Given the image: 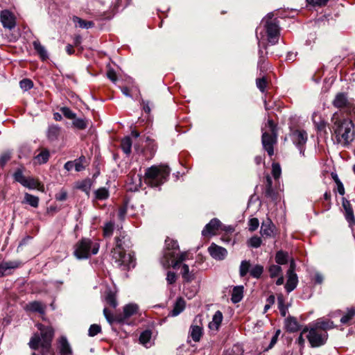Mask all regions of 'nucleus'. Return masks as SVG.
Returning a JSON list of instances; mask_svg holds the SVG:
<instances>
[{
	"mask_svg": "<svg viewBox=\"0 0 355 355\" xmlns=\"http://www.w3.org/2000/svg\"><path fill=\"white\" fill-rule=\"evenodd\" d=\"M137 312H103V314L112 326L114 324H129V320Z\"/></svg>",
	"mask_w": 355,
	"mask_h": 355,
	"instance_id": "8",
	"label": "nucleus"
},
{
	"mask_svg": "<svg viewBox=\"0 0 355 355\" xmlns=\"http://www.w3.org/2000/svg\"><path fill=\"white\" fill-rule=\"evenodd\" d=\"M33 87V83L31 80L24 78V90H28Z\"/></svg>",
	"mask_w": 355,
	"mask_h": 355,
	"instance_id": "60",
	"label": "nucleus"
},
{
	"mask_svg": "<svg viewBox=\"0 0 355 355\" xmlns=\"http://www.w3.org/2000/svg\"><path fill=\"white\" fill-rule=\"evenodd\" d=\"M50 156V151L47 148H40L36 150L32 163L34 166L44 164L48 162Z\"/></svg>",
	"mask_w": 355,
	"mask_h": 355,
	"instance_id": "12",
	"label": "nucleus"
},
{
	"mask_svg": "<svg viewBox=\"0 0 355 355\" xmlns=\"http://www.w3.org/2000/svg\"><path fill=\"white\" fill-rule=\"evenodd\" d=\"M73 22L75 24L76 26H78L81 28L88 29L94 26V24L92 21H85L78 17L73 16L72 18Z\"/></svg>",
	"mask_w": 355,
	"mask_h": 355,
	"instance_id": "27",
	"label": "nucleus"
},
{
	"mask_svg": "<svg viewBox=\"0 0 355 355\" xmlns=\"http://www.w3.org/2000/svg\"><path fill=\"white\" fill-rule=\"evenodd\" d=\"M282 272V268L277 265H272L269 268V272L272 277L278 276Z\"/></svg>",
	"mask_w": 355,
	"mask_h": 355,
	"instance_id": "48",
	"label": "nucleus"
},
{
	"mask_svg": "<svg viewBox=\"0 0 355 355\" xmlns=\"http://www.w3.org/2000/svg\"><path fill=\"white\" fill-rule=\"evenodd\" d=\"M333 103L335 107L343 108L346 107L349 102L346 95L343 93H340L336 95Z\"/></svg>",
	"mask_w": 355,
	"mask_h": 355,
	"instance_id": "22",
	"label": "nucleus"
},
{
	"mask_svg": "<svg viewBox=\"0 0 355 355\" xmlns=\"http://www.w3.org/2000/svg\"><path fill=\"white\" fill-rule=\"evenodd\" d=\"M85 162V157L84 156L80 157L78 159L74 161V168L78 172L85 169V166L84 163Z\"/></svg>",
	"mask_w": 355,
	"mask_h": 355,
	"instance_id": "38",
	"label": "nucleus"
},
{
	"mask_svg": "<svg viewBox=\"0 0 355 355\" xmlns=\"http://www.w3.org/2000/svg\"><path fill=\"white\" fill-rule=\"evenodd\" d=\"M62 129L58 125H50L46 131V137L49 141L53 142L58 141L61 135Z\"/></svg>",
	"mask_w": 355,
	"mask_h": 355,
	"instance_id": "16",
	"label": "nucleus"
},
{
	"mask_svg": "<svg viewBox=\"0 0 355 355\" xmlns=\"http://www.w3.org/2000/svg\"><path fill=\"white\" fill-rule=\"evenodd\" d=\"M256 84L259 90L263 92L267 86L266 79L265 78H258L257 79Z\"/></svg>",
	"mask_w": 355,
	"mask_h": 355,
	"instance_id": "54",
	"label": "nucleus"
},
{
	"mask_svg": "<svg viewBox=\"0 0 355 355\" xmlns=\"http://www.w3.org/2000/svg\"><path fill=\"white\" fill-rule=\"evenodd\" d=\"M203 318H202V314H198L197 315L194 320H193V322H192V324L191 325H197V326H200L201 327L203 328Z\"/></svg>",
	"mask_w": 355,
	"mask_h": 355,
	"instance_id": "56",
	"label": "nucleus"
},
{
	"mask_svg": "<svg viewBox=\"0 0 355 355\" xmlns=\"http://www.w3.org/2000/svg\"><path fill=\"white\" fill-rule=\"evenodd\" d=\"M261 234L262 236L270 237L273 234V225L270 220L263 222L261 227Z\"/></svg>",
	"mask_w": 355,
	"mask_h": 355,
	"instance_id": "25",
	"label": "nucleus"
},
{
	"mask_svg": "<svg viewBox=\"0 0 355 355\" xmlns=\"http://www.w3.org/2000/svg\"><path fill=\"white\" fill-rule=\"evenodd\" d=\"M0 20L4 28H9L10 30L15 28V18L9 10H3L1 12Z\"/></svg>",
	"mask_w": 355,
	"mask_h": 355,
	"instance_id": "14",
	"label": "nucleus"
},
{
	"mask_svg": "<svg viewBox=\"0 0 355 355\" xmlns=\"http://www.w3.org/2000/svg\"><path fill=\"white\" fill-rule=\"evenodd\" d=\"M267 33L268 41L271 44L278 42L279 37V22L276 18H273L272 13H268L263 19Z\"/></svg>",
	"mask_w": 355,
	"mask_h": 355,
	"instance_id": "7",
	"label": "nucleus"
},
{
	"mask_svg": "<svg viewBox=\"0 0 355 355\" xmlns=\"http://www.w3.org/2000/svg\"><path fill=\"white\" fill-rule=\"evenodd\" d=\"M288 259V254L284 251H278L276 254L275 261L278 264H285Z\"/></svg>",
	"mask_w": 355,
	"mask_h": 355,
	"instance_id": "34",
	"label": "nucleus"
},
{
	"mask_svg": "<svg viewBox=\"0 0 355 355\" xmlns=\"http://www.w3.org/2000/svg\"><path fill=\"white\" fill-rule=\"evenodd\" d=\"M106 302L110 304V306L114 309L117 306V302H116V297L115 296L110 293L107 294V297H106Z\"/></svg>",
	"mask_w": 355,
	"mask_h": 355,
	"instance_id": "50",
	"label": "nucleus"
},
{
	"mask_svg": "<svg viewBox=\"0 0 355 355\" xmlns=\"http://www.w3.org/2000/svg\"><path fill=\"white\" fill-rule=\"evenodd\" d=\"M24 202L34 208H37L39 205V198L37 196L26 193L24 195Z\"/></svg>",
	"mask_w": 355,
	"mask_h": 355,
	"instance_id": "29",
	"label": "nucleus"
},
{
	"mask_svg": "<svg viewBox=\"0 0 355 355\" xmlns=\"http://www.w3.org/2000/svg\"><path fill=\"white\" fill-rule=\"evenodd\" d=\"M313 121H314V123L315 124V126L317 128V129L319 130V131H322L325 129L326 128V122L323 120H320L319 121H316L315 120V119L313 118Z\"/></svg>",
	"mask_w": 355,
	"mask_h": 355,
	"instance_id": "57",
	"label": "nucleus"
},
{
	"mask_svg": "<svg viewBox=\"0 0 355 355\" xmlns=\"http://www.w3.org/2000/svg\"><path fill=\"white\" fill-rule=\"evenodd\" d=\"M336 327L334 322L324 317L320 318L303 329L308 332L306 338L311 347L317 348L324 345L329 338L328 331Z\"/></svg>",
	"mask_w": 355,
	"mask_h": 355,
	"instance_id": "1",
	"label": "nucleus"
},
{
	"mask_svg": "<svg viewBox=\"0 0 355 355\" xmlns=\"http://www.w3.org/2000/svg\"><path fill=\"white\" fill-rule=\"evenodd\" d=\"M291 138L293 144L298 148L300 150V153L303 156L304 155V146L305 145L307 141V134L304 130H295L293 132L291 135Z\"/></svg>",
	"mask_w": 355,
	"mask_h": 355,
	"instance_id": "9",
	"label": "nucleus"
},
{
	"mask_svg": "<svg viewBox=\"0 0 355 355\" xmlns=\"http://www.w3.org/2000/svg\"><path fill=\"white\" fill-rule=\"evenodd\" d=\"M345 218L350 225L355 224V218L354 216L352 209H349L345 211Z\"/></svg>",
	"mask_w": 355,
	"mask_h": 355,
	"instance_id": "49",
	"label": "nucleus"
},
{
	"mask_svg": "<svg viewBox=\"0 0 355 355\" xmlns=\"http://www.w3.org/2000/svg\"><path fill=\"white\" fill-rule=\"evenodd\" d=\"M139 309V307L138 304H137L135 303H130V304H126L124 306L123 311H138Z\"/></svg>",
	"mask_w": 355,
	"mask_h": 355,
	"instance_id": "58",
	"label": "nucleus"
},
{
	"mask_svg": "<svg viewBox=\"0 0 355 355\" xmlns=\"http://www.w3.org/2000/svg\"><path fill=\"white\" fill-rule=\"evenodd\" d=\"M263 271V267L261 265H256L250 270V275L254 278L261 277Z\"/></svg>",
	"mask_w": 355,
	"mask_h": 355,
	"instance_id": "37",
	"label": "nucleus"
},
{
	"mask_svg": "<svg viewBox=\"0 0 355 355\" xmlns=\"http://www.w3.org/2000/svg\"><path fill=\"white\" fill-rule=\"evenodd\" d=\"M186 308V302L182 297H179L175 304L173 311H184Z\"/></svg>",
	"mask_w": 355,
	"mask_h": 355,
	"instance_id": "44",
	"label": "nucleus"
},
{
	"mask_svg": "<svg viewBox=\"0 0 355 355\" xmlns=\"http://www.w3.org/2000/svg\"><path fill=\"white\" fill-rule=\"evenodd\" d=\"M152 331L150 329H146L142 331L139 336V340L140 343L146 345L151 339Z\"/></svg>",
	"mask_w": 355,
	"mask_h": 355,
	"instance_id": "33",
	"label": "nucleus"
},
{
	"mask_svg": "<svg viewBox=\"0 0 355 355\" xmlns=\"http://www.w3.org/2000/svg\"><path fill=\"white\" fill-rule=\"evenodd\" d=\"M265 195L266 197L270 198L272 200H274L275 198V192H274L272 187H266Z\"/></svg>",
	"mask_w": 355,
	"mask_h": 355,
	"instance_id": "61",
	"label": "nucleus"
},
{
	"mask_svg": "<svg viewBox=\"0 0 355 355\" xmlns=\"http://www.w3.org/2000/svg\"><path fill=\"white\" fill-rule=\"evenodd\" d=\"M232 350L235 355H242L243 352V350L239 345H234Z\"/></svg>",
	"mask_w": 355,
	"mask_h": 355,
	"instance_id": "64",
	"label": "nucleus"
},
{
	"mask_svg": "<svg viewBox=\"0 0 355 355\" xmlns=\"http://www.w3.org/2000/svg\"><path fill=\"white\" fill-rule=\"evenodd\" d=\"M15 182L22 184V169L19 168L13 174Z\"/></svg>",
	"mask_w": 355,
	"mask_h": 355,
	"instance_id": "55",
	"label": "nucleus"
},
{
	"mask_svg": "<svg viewBox=\"0 0 355 355\" xmlns=\"http://www.w3.org/2000/svg\"><path fill=\"white\" fill-rule=\"evenodd\" d=\"M221 227V223L217 218H213L210 222L206 225L202 234L204 236H212L217 234V232Z\"/></svg>",
	"mask_w": 355,
	"mask_h": 355,
	"instance_id": "13",
	"label": "nucleus"
},
{
	"mask_svg": "<svg viewBox=\"0 0 355 355\" xmlns=\"http://www.w3.org/2000/svg\"><path fill=\"white\" fill-rule=\"evenodd\" d=\"M24 187L29 189H37L42 192L44 191V185L37 179L31 177H24Z\"/></svg>",
	"mask_w": 355,
	"mask_h": 355,
	"instance_id": "15",
	"label": "nucleus"
},
{
	"mask_svg": "<svg viewBox=\"0 0 355 355\" xmlns=\"http://www.w3.org/2000/svg\"><path fill=\"white\" fill-rule=\"evenodd\" d=\"M19 263L16 261H2L0 263V278L10 274V270L18 268Z\"/></svg>",
	"mask_w": 355,
	"mask_h": 355,
	"instance_id": "17",
	"label": "nucleus"
},
{
	"mask_svg": "<svg viewBox=\"0 0 355 355\" xmlns=\"http://www.w3.org/2000/svg\"><path fill=\"white\" fill-rule=\"evenodd\" d=\"M95 198L99 200H103L109 197V191L105 187H101L94 192Z\"/></svg>",
	"mask_w": 355,
	"mask_h": 355,
	"instance_id": "32",
	"label": "nucleus"
},
{
	"mask_svg": "<svg viewBox=\"0 0 355 355\" xmlns=\"http://www.w3.org/2000/svg\"><path fill=\"white\" fill-rule=\"evenodd\" d=\"M286 327L289 332H296L300 329V324L295 318L290 316L286 320Z\"/></svg>",
	"mask_w": 355,
	"mask_h": 355,
	"instance_id": "24",
	"label": "nucleus"
},
{
	"mask_svg": "<svg viewBox=\"0 0 355 355\" xmlns=\"http://www.w3.org/2000/svg\"><path fill=\"white\" fill-rule=\"evenodd\" d=\"M187 254L186 252L178 254L173 261L172 266L173 268H176L178 266L186 259Z\"/></svg>",
	"mask_w": 355,
	"mask_h": 355,
	"instance_id": "41",
	"label": "nucleus"
},
{
	"mask_svg": "<svg viewBox=\"0 0 355 355\" xmlns=\"http://www.w3.org/2000/svg\"><path fill=\"white\" fill-rule=\"evenodd\" d=\"M35 50L42 60H46L49 58L47 51L44 46L38 40H35L33 43Z\"/></svg>",
	"mask_w": 355,
	"mask_h": 355,
	"instance_id": "21",
	"label": "nucleus"
},
{
	"mask_svg": "<svg viewBox=\"0 0 355 355\" xmlns=\"http://www.w3.org/2000/svg\"><path fill=\"white\" fill-rule=\"evenodd\" d=\"M99 243L89 239H83L75 247L74 255L79 259H87L91 254H96L99 250Z\"/></svg>",
	"mask_w": 355,
	"mask_h": 355,
	"instance_id": "6",
	"label": "nucleus"
},
{
	"mask_svg": "<svg viewBox=\"0 0 355 355\" xmlns=\"http://www.w3.org/2000/svg\"><path fill=\"white\" fill-rule=\"evenodd\" d=\"M354 316L355 312H347L340 318V322L343 324L350 325L354 322L353 318Z\"/></svg>",
	"mask_w": 355,
	"mask_h": 355,
	"instance_id": "35",
	"label": "nucleus"
},
{
	"mask_svg": "<svg viewBox=\"0 0 355 355\" xmlns=\"http://www.w3.org/2000/svg\"><path fill=\"white\" fill-rule=\"evenodd\" d=\"M11 158V152L6 150L0 155V166L3 167Z\"/></svg>",
	"mask_w": 355,
	"mask_h": 355,
	"instance_id": "39",
	"label": "nucleus"
},
{
	"mask_svg": "<svg viewBox=\"0 0 355 355\" xmlns=\"http://www.w3.org/2000/svg\"><path fill=\"white\" fill-rule=\"evenodd\" d=\"M62 114L69 119H73L76 117V114L73 112L69 107H63L60 109Z\"/></svg>",
	"mask_w": 355,
	"mask_h": 355,
	"instance_id": "47",
	"label": "nucleus"
},
{
	"mask_svg": "<svg viewBox=\"0 0 355 355\" xmlns=\"http://www.w3.org/2000/svg\"><path fill=\"white\" fill-rule=\"evenodd\" d=\"M203 334V328L200 326L191 325L190 336L195 342H199Z\"/></svg>",
	"mask_w": 355,
	"mask_h": 355,
	"instance_id": "19",
	"label": "nucleus"
},
{
	"mask_svg": "<svg viewBox=\"0 0 355 355\" xmlns=\"http://www.w3.org/2000/svg\"><path fill=\"white\" fill-rule=\"evenodd\" d=\"M45 309V306L42 302H34L31 303L29 311H44Z\"/></svg>",
	"mask_w": 355,
	"mask_h": 355,
	"instance_id": "51",
	"label": "nucleus"
},
{
	"mask_svg": "<svg viewBox=\"0 0 355 355\" xmlns=\"http://www.w3.org/2000/svg\"><path fill=\"white\" fill-rule=\"evenodd\" d=\"M207 250L210 256L217 261L224 260L227 256V250L214 243L209 245Z\"/></svg>",
	"mask_w": 355,
	"mask_h": 355,
	"instance_id": "10",
	"label": "nucleus"
},
{
	"mask_svg": "<svg viewBox=\"0 0 355 355\" xmlns=\"http://www.w3.org/2000/svg\"><path fill=\"white\" fill-rule=\"evenodd\" d=\"M276 142V133L273 135L265 132L262 135V144L263 148L267 151L269 156H272L274 154L273 145Z\"/></svg>",
	"mask_w": 355,
	"mask_h": 355,
	"instance_id": "11",
	"label": "nucleus"
},
{
	"mask_svg": "<svg viewBox=\"0 0 355 355\" xmlns=\"http://www.w3.org/2000/svg\"><path fill=\"white\" fill-rule=\"evenodd\" d=\"M166 281L169 284H172L176 281V275L173 272H168Z\"/></svg>",
	"mask_w": 355,
	"mask_h": 355,
	"instance_id": "59",
	"label": "nucleus"
},
{
	"mask_svg": "<svg viewBox=\"0 0 355 355\" xmlns=\"http://www.w3.org/2000/svg\"><path fill=\"white\" fill-rule=\"evenodd\" d=\"M248 245L252 248H259L261 244V239L259 236H252L248 241Z\"/></svg>",
	"mask_w": 355,
	"mask_h": 355,
	"instance_id": "45",
	"label": "nucleus"
},
{
	"mask_svg": "<svg viewBox=\"0 0 355 355\" xmlns=\"http://www.w3.org/2000/svg\"><path fill=\"white\" fill-rule=\"evenodd\" d=\"M121 146L123 151L129 155L131 152L132 141L129 137H126L121 140Z\"/></svg>",
	"mask_w": 355,
	"mask_h": 355,
	"instance_id": "31",
	"label": "nucleus"
},
{
	"mask_svg": "<svg viewBox=\"0 0 355 355\" xmlns=\"http://www.w3.org/2000/svg\"><path fill=\"white\" fill-rule=\"evenodd\" d=\"M248 225H249V230L250 232L255 231L259 227V220L257 218H251L249 220Z\"/></svg>",
	"mask_w": 355,
	"mask_h": 355,
	"instance_id": "52",
	"label": "nucleus"
},
{
	"mask_svg": "<svg viewBox=\"0 0 355 355\" xmlns=\"http://www.w3.org/2000/svg\"><path fill=\"white\" fill-rule=\"evenodd\" d=\"M171 173L168 165H154L146 170L144 175L145 182L152 187H157L164 184Z\"/></svg>",
	"mask_w": 355,
	"mask_h": 355,
	"instance_id": "4",
	"label": "nucleus"
},
{
	"mask_svg": "<svg viewBox=\"0 0 355 355\" xmlns=\"http://www.w3.org/2000/svg\"><path fill=\"white\" fill-rule=\"evenodd\" d=\"M60 353L61 355H71L72 349L66 337H61L60 340Z\"/></svg>",
	"mask_w": 355,
	"mask_h": 355,
	"instance_id": "20",
	"label": "nucleus"
},
{
	"mask_svg": "<svg viewBox=\"0 0 355 355\" xmlns=\"http://www.w3.org/2000/svg\"><path fill=\"white\" fill-rule=\"evenodd\" d=\"M282 173V169L280 165L277 163H273L272 164V174L275 179H277L280 177Z\"/></svg>",
	"mask_w": 355,
	"mask_h": 355,
	"instance_id": "43",
	"label": "nucleus"
},
{
	"mask_svg": "<svg viewBox=\"0 0 355 355\" xmlns=\"http://www.w3.org/2000/svg\"><path fill=\"white\" fill-rule=\"evenodd\" d=\"M223 320L222 312H216L212 321L209 323V327L212 330H218Z\"/></svg>",
	"mask_w": 355,
	"mask_h": 355,
	"instance_id": "26",
	"label": "nucleus"
},
{
	"mask_svg": "<svg viewBox=\"0 0 355 355\" xmlns=\"http://www.w3.org/2000/svg\"><path fill=\"white\" fill-rule=\"evenodd\" d=\"M250 263L248 261H242L239 268V273L241 277H244L250 272Z\"/></svg>",
	"mask_w": 355,
	"mask_h": 355,
	"instance_id": "36",
	"label": "nucleus"
},
{
	"mask_svg": "<svg viewBox=\"0 0 355 355\" xmlns=\"http://www.w3.org/2000/svg\"><path fill=\"white\" fill-rule=\"evenodd\" d=\"M243 297V286H235L232 292L231 300L234 303L240 302Z\"/></svg>",
	"mask_w": 355,
	"mask_h": 355,
	"instance_id": "23",
	"label": "nucleus"
},
{
	"mask_svg": "<svg viewBox=\"0 0 355 355\" xmlns=\"http://www.w3.org/2000/svg\"><path fill=\"white\" fill-rule=\"evenodd\" d=\"M55 198L58 201L66 200L67 198V191L64 189H60V191L55 194Z\"/></svg>",
	"mask_w": 355,
	"mask_h": 355,
	"instance_id": "53",
	"label": "nucleus"
},
{
	"mask_svg": "<svg viewBox=\"0 0 355 355\" xmlns=\"http://www.w3.org/2000/svg\"><path fill=\"white\" fill-rule=\"evenodd\" d=\"M280 334H281V330L277 329L275 331V334L272 336L268 345L265 346L264 344L262 345L261 352L264 353V352H268L270 349H272L274 347V346L276 345V343H277V340H278Z\"/></svg>",
	"mask_w": 355,
	"mask_h": 355,
	"instance_id": "28",
	"label": "nucleus"
},
{
	"mask_svg": "<svg viewBox=\"0 0 355 355\" xmlns=\"http://www.w3.org/2000/svg\"><path fill=\"white\" fill-rule=\"evenodd\" d=\"M306 332H303V331L301 332L300 335L298 336V338L296 339L295 343H297L300 347H304L305 340L303 337V334Z\"/></svg>",
	"mask_w": 355,
	"mask_h": 355,
	"instance_id": "62",
	"label": "nucleus"
},
{
	"mask_svg": "<svg viewBox=\"0 0 355 355\" xmlns=\"http://www.w3.org/2000/svg\"><path fill=\"white\" fill-rule=\"evenodd\" d=\"M40 334H35L29 342L31 349L36 350L42 348V355H54L52 348V340L54 336V330L51 326H45L42 324L38 325Z\"/></svg>",
	"mask_w": 355,
	"mask_h": 355,
	"instance_id": "3",
	"label": "nucleus"
},
{
	"mask_svg": "<svg viewBox=\"0 0 355 355\" xmlns=\"http://www.w3.org/2000/svg\"><path fill=\"white\" fill-rule=\"evenodd\" d=\"M73 125L80 130H83L87 127V123L84 119H73Z\"/></svg>",
	"mask_w": 355,
	"mask_h": 355,
	"instance_id": "42",
	"label": "nucleus"
},
{
	"mask_svg": "<svg viewBox=\"0 0 355 355\" xmlns=\"http://www.w3.org/2000/svg\"><path fill=\"white\" fill-rule=\"evenodd\" d=\"M107 76L112 82L115 83L116 81V74L113 69H110L107 73Z\"/></svg>",
	"mask_w": 355,
	"mask_h": 355,
	"instance_id": "63",
	"label": "nucleus"
},
{
	"mask_svg": "<svg viewBox=\"0 0 355 355\" xmlns=\"http://www.w3.org/2000/svg\"><path fill=\"white\" fill-rule=\"evenodd\" d=\"M287 282L285 285V288L287 292L293 291L297 286L298 283V278L297 274H287Z\"/></svg>",
	"mask_w": 355,
	"mask_h": 355,
	"instance_id": "18",
	"label": "nucleus"
},
{
	"mask_svg": "<svg viewBox=\"0 0 355 355\" xmlns=\"http://www.w3.org/2000/svg\"><path fill=\"white\" fill-rule=\"evenodd\" d=\"M114 230V223L112 222L107 223L103 228V234L105 236H110Z\"/></svg>",
	"mask_w": 355,
	"mask_h": 355,
	"instance_id": "46",
	"label": "nucleus"
},
{
	"mask_svg": "<svg viewBox=\"0 0 355 355\" xmlns=\"http://www.w3.org/2000/svg\"><path fill=\"white\" fill-rule=\"evenodd\" d=\"M115 240L116 246L112 251V256L117 266L122 268L123 270H128L131 267H134L133 257L130 254H125L123 248V242L121 238L117 237Z\"/></svg>",
	"mask_w": 355,
	"mask_h": 355,
	"instance_id": "5",
	"label": "nucleus"
},
{
	"mask_svg": "<svg viewBox=\"0 0 355 355\" xmlns=\"http://www.w3.org/2000/svg\"><path fill=\"white\" fill-rule=\"evenodd\" d=\"M332 121V132L338 144L345 147L355 143V125L351 119L339 118L334 114Z\"/></svg>",
	"mask_w": 355,
	"mask_h": 355,
	"instance_id": "2",
	"label": "nucleus"
},
{
	"mask_svg": "<svg viewBox=\"0 0 355 355\" xmlns=\"http://www.w3.org/2000/svg\"><path fill=\"white\" fill-rule=\"evenodd\" d=\"M101 332V325L97 324H93L89 328L88 335L90 337H94Z\"/></svg>",
	"mask_w": 355,
	"mask_h": 355,
	"instance_id": "40",
	"label": "nucleus"
},
{
	"mask_svg": "<svg viewBox=\"0 0 355 355\" xmlns=\"http://www.w3.org/2000/svg\"><path fill=\"white\" fill-rule=\"evenodd\" d=\"M181 274L183 279L188 282H191L195 277L194 274L189 272V268L187 264L182 265Z\"/></svg>",
	"mask_w": 355,
	"mask_h": 355,
	"instance_id": "30",
	"label": "nucleus"
}]
</instances>
